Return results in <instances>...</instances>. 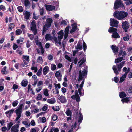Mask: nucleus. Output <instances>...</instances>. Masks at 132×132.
Returning <instances> with one entry per match:
<instances>
[{"instance_id":"obj_1","label":"nucleus","mask_w":132,"mask_h":132,"mask_svg":"<svg viewBox=\"0 0 132 132\" xmlns=\"http://www.w3.org/2000/svg\"><path fill=\"white\" fill-rule=\"evenodd\" d=\"M128 14L127 13L125 12L116 11L114 12L113 16L118 19L122 20L127 16Z\"/></svg>"},{"instance_id":"obj_2","label":"nucleus","mask_w":132,"mask_h":132,"mask_svg":"<svg viewBox=\"0 0 132 132\" xmlns=\"http://www.w3.org/2000/svg\"><path fill=\"white\" fill-rule=\"evenodd\" d=\"M24 106V105L23 104H19L17 108L15 110V112L16 114L17 117L15 119V121H17L21 117V114L22 111L23 107Z\"/></svg>"},{"instance_id":"obj_3","label":"nucleus","mask_w":132,"mask_h":132,"mask_svg":"<svg viewBox=\"0 0 132 132\" xmlns=\"http://www.w3.org/2000/svg\"><path fill=\"white\" fill-rule=\"evenodd\" d=\"M125 63V62L123 61L121 62L119 64H117V66L116 65H113L112 67V69L114 71V73L116 75H118L119 74L117 67L118 70L119 71H121V68L124 65Z\"/></svg>"},{"instance_id":"obj_4","label":"nucleus","mask_w":132,"mask_h":132,"mask_svg":"<svg viewBox=\"0 0 132 132\" xmlns=\"http://www.w3.org/2000/svg\"><path fill=\"white\" fill-rule=\"evenodd\" d=\"M87 74V72L86 71L85 69L82 72L81 70H80L79 71V78L78 81H80L82 80H83L84 77L85 75Z\"/></svg>"},{"instance_id":"obj_5","label":"nucleus","mask_w":132,"mask_h":132,"mask_svg":"<svg viewBox=\"0 0 132 132\" xmlns=\"http://www.w3.org/2000/svg\"><path fill=\"white\" fill-rule=\"evenodd\" d=\"M31 28L34 35H36L37 32L36 24L35 21L33 20L31 23Z\"/></svg>"},{"instance_id":"obj_6","label":"nucleus","mask_w":132,"mask_h":132,"mask_svg":"<svg viewBox=\"0 0 132 132\" xmlns=\"http://www.w3.org/2000/svg\"><path fill=\"white\" fill-rule=\"evenodd\" d=\"M110 24L112 27H117L119 22L114 19L111 18L110 19Z\"/></svg>"},{"instance_id":"obj_7","label":"nucleus","mask_w":132,"mask_h":132,"mask_svg":"<svg viewBox=\"0 0 132 132\" xmlns=\"http://www.w3.org/2000/svg\"><path fill=\"white\" fill-rule=\"evenodd\" d=\"M80 97L78 93L77 90H76L75 91V94L71 96V98L72 99L76 100L77 102H79L80 101Z\"/></svg>"},{"instance_id":"obj_8","label":"nucleus","mask_w":132,"mask_h":132,"mask_svg":"<svg viewBox=\"0 0 132 132\" xmlns=\"http://www.w3.org/2000/svg\"><path fill=\"white\" fill-rule=\"evenodd\" d=\"M58 38L59 39V45L60 46L61 45V41L64 36V33L63 30H61L58 33Z\"/></svg>"},{"instance_id":"obj_9","label":"nucleus","mask_w":132,"mask_h":132,"mask_svg":"<svg viewBox=\"0 0 132 132\" xmlns=\"http://www.w3.org/2000/svg\"><path fill=\"white\" fill-rule=\"evenodd\" d=\"M121 0H117L114 3V7L115 9L119 7L123 6Z\"/></svg>"},{"instance_id":"obj_10","label":"nucleus","mask_w":132,"mask_h":132,"mask_svg":"<svg viewBox=\"0 0 132 132\" xmlns=\"http://www.w3.org/2000/svg\"><path fill=\"white\" fill-rule=\"evenodd\" d=\"M75 119L78 120V122H81L83 119V116L82 114L79 112L76 114Z\"/></svg>"},{"instance_id":"obj_11","label":"nucleus","mask_w":132,"mask_h":132,"mask_svg":"<svg viewBox=\"0 0 132 132\" xmlns=\"http://www.w3.org/2000/svg\"><path fill=\"white\" fill-rule=\"evenodd\" d=\"M22 58H23V61L24 62L25 64H27L30 61L29 56L27 55H23L22 56Z\"/></svg>"},{"instance_id":"obj_12","label":"nucleus","mask_w":132,"mask_h":132,"mask_svg":"<svg viewBox=\"0 0 132 132\" xmlns=\"http://www.w3.org/2000/svg\"><path fill=\"white\" fill-rule=\"evenodd\" d=\"M55 76L58 79V80L60 81L61 80L62 74L60 71H57L55 73Z\"/></svg>"},{"instance_id":"obj_13","label":"nucleus","mask_w":132,"mask_h":132,"mask_svg":"<svg viewBox=\"0 0 132 132\" xmlns=\"http://www.w3.org/2000/svg\"><path fill=\"white\" fill-rule=\"evenodd\" d=\"M19 127V125L18 124L13 126L11 128V132H18Z\"/></svg>"},{"instance_id":"obj_14","label":"nucleus","mask_w":132,"mask_h":132,"mask_svg":"<svg viewBox=\"0 0 132 132\" xmlns=\"http://www.w3.org/2000/svg\"><path fill=\"white\" fill-rule=\"evenodd\" d=\"M45 6L46 10L48 11H52L55 9V7L54 6L51 5L45 4Z\"/></svg>"},{"instance_id":"obj_15","label":"nucleus","mask_w":132,"mask_h":132,"mask_svg":"<svg viewBox=\"0 0 132 132\" xmlns=\"http://www.w3.org/2000/svg\"><path fill=\"white\" fill-rule=\"evenodd\" d=\"M51 26L46 24L43 26V29L42 34L44 35L46 32V31L48 30L49 28Z\"/></svg>"},{"instance_id":"obj_16","label":"nucleus","mask_w":132,"mask_h":132,"mask_svg":"<svg viewBox=\"0 0 132 132\" xmlns=\"http://www.w3.org/2000/svg\"><path fill=\"white\" fill-rule=\"evenodd\" d=\"M122 23L123 28L125 30V31H126L127 29L129 27V25L126 21L122 22Z\"/></svg>"},{"instance_id":"obj_17","label":"nucleus","mask_w":132,"mask_h":132,"mask_svg":"<svg viewBox=\"0 0 132 132\" xmlns=\"http://www.w3.org/2000/svg\"><path fill=\"white\" fill-rule=\"evenodd\" d=\"M49 68L48 66H45L43 69V75H45L47 74L49 71Z\"/></svg>"},{"instance_id":"obj_18","label":"nucleus","mask_w":132,"mask_h":132,"mask_svg":"<svg viewBox=\"0 0 132 132\" xmlns=\"http://www.w3.org/2000/svg\"><path fill=\"white\" fill-rule=\"evenodd\" d=\"M14 111V109H12L9 111L6 112L5 114L7 115V117H10Z\"/></svg>"},{"instance_id":"obj_19","label":"nucleus","mask_w":132,"mask_h":132,"mask_svg":"<svg viewBox=\"0 0 132 132\" xmlns=\"http://www.w3.org/2000/svg\"><path fill=\"white\" fill-rule=\"evenodd\" d=\"M69 28V26H67L65 28V34L64 36V40H65L68 37Z\"/></svg>"},{"instance_id":"obj_20","label":"nucleus","mask_w":132,"mask_h":132,"mask_svg":"<svg viewBox=\"0 0 132 132\" xmlns=\"http://www.w3.org/2000/svg\"><path fill=\"white\" fill-rule=\"evenodd\" d=\"M82 42L81 41H79L77 44V46L75 47V48L76 49L81 50L82 49Z\"/></svg>"},{"instance_id":"obj_21","label":"nucleus","mask_w":132,"mask_h":132,"mask_svg":"<svg viewBox=\"0 0 132 132\" xmlns=\"http://www.w3.org/2000/svg\"><path fill=\"white\" fill-rule=\"evenodd\" d=\"M23 15L25 18L27 20H28L30 16V13L29 12L26 11L23 13Z\"/></svg>"},{"instance_id":"obj_22","label":"nucleus","mask_w":132,"mask_h":132,"mask_svg":"<svg viewBox=\"0 0 132 132\" xmlns=\"http://www.w3.org/2000/svg\"><path fill=\"white\" fill-rule=\"evenodd\" d=\"M61 102L62 103H64L66 102L67 100L65 96H60L59 98Z\"/></svg>"},{"instance_id":"obj_23","label":"nucleus","mask_w":132,"mask_h":132,"mask_svg":"<svg viewBox=\"0 0 132 132\" xmlns=\"http://www.w3.org/2000/svg\"><path fill=\"white\" fill-rule=\"evenodd\" d=\"M55 43V44L57 45H59V39H57V38L56 37H53L52 38V40Z\"/></svg>"},{"instance_id":"obj_24","label":"nucleus","mask_w":132,"mask_h":132,"mask_svg":"<svg viewBox=\"0 0 132 132\" xmlns=\"http://www.w3.org/2000/svg\"><path fill=\"white\" fill-rule=\"evenodd\" d=\"M72 29L70 31V33L71 34H72L75 32L76 30L77 27L76 24H72Z\"/></svg>"},{"instance_id":"obj_25","label":"nucleus","mask_w":132,"mask_h":132,"mask_svg":"<svg viewBox=\"0 0 132 132\" xmlns=\"http://www.w3.org/2000/svg\"><path fill=\"white\" fill-rule=\"evenodd\" d=\"M22 123L25 125L26 127V128L29 127L30 126V122L28 119H27V121H22Z\"/></svg>"},{"instance_id":"obj_26","label":"nucleus","mask_w":132,"mask_h":132,"mask_svg":"<svg viewBox=\"0 0 132 132\" xmlns=\"http://www.w3.org/2000/svg\"><path fill=\"white\" fill-rule=\"evenodd\" d=\"M47 101L48 103H49L53 104L56 102V100L55 98H53L50 99H48Z\"/></svg>"},{"instance_id":"obj_27","label":"nucleus","mask_w":132,"mask_h":132,"mask_svg":"<svg viewBox=\"0 0 132 132\" xmlns=\"http://www.w3.org/2000/svg\"><path fill=\"white\" fill-rule=\"evenodd\" d=\"M126 54V53L125 51L123 52L122 50L120 51L119 52L118 56H122L123 57H124Z\"/></svg>"},{"instance_id":"obj_28","label":"nucleus","mask_w":132,"mask_h":132,"mask_svg":"<svg viewBox=\"0 0 132 132\" xmlns=\"http://www.w3.org/2000/svg\"><path fill=\"white\" fill-rule=\"evenodd\" d=\"M52 37L50 34H47L45 35V38L46 40H52Z\"/></svg>"},{"instance_id":"obj_29","label":"nucleus","mask_w":132,"mask_h":132,"mask_svg":"<svg viewBox=\"0 0 132 132\" xmlns=\"http://www.w3.org/2000/svg\"><path fill=\"white\" fill-rule=\"evenodd\" d=\"M111 48L112 49L113 52L115 54H116L118 52V48L117 47H116V46L112 45Z\"/></svg>"},{"instance_id":"obj_30","label":"nucleus","mask_w":132,"mask_h":132,"mask_svg":"<svg viewBox=\"0 0 132 132\" xmlns=\"http://www.w3.org/2000/svg\"><path fill=\"white\" fill-rule=\"evenodd\" d=\"M130 71V68H128V69H127V68L126 67H124L123 69V71L125 72V73L124 75H127Z\"/></svg>"},{"instance_id":"obj_31","label":"nucleus","mask_w":132,"mask_h":132,"mask_svg":"<svg viewBox=\"0 0 132 132\" xmlns=\"http://www.w3.org/2000/svg\"><path fill=\"white\" fill-rule=\"evenodd\" d=\"M24 4L25 7H29L30 5V3L29 0H24Z\"/></svg>"},{"instance_id":"obj_32","label":"nucleus","mask_w":132,"mask_h":132,"mask_svg":"<svg viewBox=\"0 0 132 132\" xmlns=\"http://www.w3.org/2000/svg\"><path fill=\"white\" fill-rule=\"evenodd\" d=\"M28 82L27 80H24L22 81L21 83V84L22 86L24 87L27 86Z\"/></svg>"},{"instance_id":"obj_33","label":"nucleus","mask_w":132,"mask_h":132,"mask_svg":"<svg viewBox=\"0 0 132 132\" xmlns=\"http://www.w3.org/2000/svg\"><path fill=\"white\" fill-rule=\"evenodd\" d=\"M117 31V29L115 28L110 27L108 29V32H116Z\"/></svg>"},{"instance_id":"obj_34","label":"nucleus","mask_w":132,"mask_h":132,"mask_svg":"<svg viewBox=\"0 0 132 132\" xmlns=\"http://www.w3.org/2000/svg\"><path fill=\"white\" fill-rule=\"evenodd\" d=\"M112 37L115 38H119L120 37L118 34L117 32L113 33L112 35Z\"/></svg>"},{"instance_id":"obj_35","label":"nucleus","mask_w":132,"mask_h":132,"mask_svg":"<svg viewBox=\"0 0 132 132\" xmlns=\"http://www.w3.org/2000/svg\"><path fill=\"white\" fill-rule=\"evenodd\" d=\"M126 96V94L123 92L122 91L119 93V96L121 98L125 97Z\"/></svg>"},{"instance_id":"obj_36","label":"nucleus","mask_w":132,"mask_h":132,"mask_svg":"<svg viewBox=\"0 0 132 132\" xmlns=\"http://www.w3.org/2000/svg\"><path fill=\"white\" fill-rule=\"evenodd\" d=\"M37 61L38 63L42 64L43 62V60L42 56H40L38 57Z\"/></svg>"},{"instance_id":"obj_37","label":"nucleus","mask_w":132,"mask_h":132,"mask_svg":"<svg viewBox=\"0 0 132 132\" xmlns=\"http://www.w3.org/2000/svg\"><path fill=\"white\" fill-rule=\"evenodd\" d=\"M46 24L51 26L52 23V20L51 18H48L46 20Z\"/></svg>"},{"instance_id":"obj_38","label":"nucleus","mask_w":132,"mask_h":132,"mask_svg":"<svg viewBox=\"0 0 132 132\" xmlns=\"http://www.w3.org/2000/svg\"><path fill=\"white\" fill-rule=\"evenodd\" d=\"M85 58H83L79 62H78L79 66L81 67V65L85 62Z\"/></svg>"},{"instance_id":"obj_39","label":"nucleus","mask_w":132,"mask_h":132,"mask_svg":"<svg viewBox=\"0 0 132 132\" xmlns=\"http://www.w3.org/2000/svg\"><path fill=\"white\" fill-rule=\"evenodd\" d=\"M44 94L45 96H49L48 91L47 89H43Z\"/></svg>"},{"instance_id":"obj_40","label":"nucleus","mask_w":132,"mask_h":132,"mask_svg":"<svg viewBox=\"0 0 132 132\" xmlns=\"http://www.w3.org/2000/svg\"><path fill=\"white\" fill-rule=\"evenodd\" d=\"M123 59V57H120L119 58H117L115 59V63L120 62Z\"/></svg>"},{"instance_id":"obj_41","label":"nucleus","mask_w":132,"mask_h":132,"mask_svg":"<svg viewBox=\"0 0 132 132\" xmlns=\"http://www.w3.org/2000/svg\"><path fill=\"white\" fill-rule=\"evenodd\" d=\"M126 76L127 75H123L120 78L119 82H123L125 80V79L126 77Z\"/></svg>"},{"instance_id":"obj_42","label":"nucleus","mask_w":132,"mask_h":132,"mask_svg":"<svg viewBox=\"0 0 132 132\" xmlns=\"http://www.w3.org/2000/svg\"><path fill=\"white\" fill-rule=\"evenodd\" d=\"M15 25L14 24L10 23L9 25V28L8 30L9 31H10L12 30L14 27Z\"/></svg>"},{"instance_id":"obj_43","label":"nucleus","mask_w":132,"mask_h":132,"mask_svg":"<svg viewBox=\"0 0 132 132\" xmlns=\"http://www.w3.org/2000/svg\"><path fill=\"white\" fill-rule=\"evenodd\" d=\"M56 66L54 64H51V69L52 70L54 71L56 69Z\"/></svg>"},{"instance_id":"obj_44","label":"nucleus","mask_w":132,"mask_h":132,"mask_svg":"<svg viewBox=\"0 0 132 132\" xmlns=\"http://www.w3.org/2000/svg\"><path fill=\"white\" fill-rule=\"evenodd\" d=\"M39 10L40 15H43L44 12V9L43 8L39 7Z\"/></svg>"},{"instance_id":"obj_45","label":"nucleus","mask_w":132,"mask_h":132,"mask_svg":"<svg viewBox=\"0 0 132 132\" xmlns=\"http://www.w3.org/2000/svg\"><path fill=\"white\" fill-rule=\"evenodd\" d=\"M129 101V98L127 97H126L125 98L122 99L121 100V101L123 103L124 102L127 103Z\"/></svg>"},{"instance_id":"obj_46","label":"nucleus","mask_w":132,"mask_h":132,"mask_svg":"<svg viewBox=\"0 0 132 132\" xmlns=\"http://www.w3.org/2000/svg\"><path fill=\"white\" fill-rule=\"evenodd\" d=\"M22 33V30L20 29H17L16 31V35H20Z\"/></svg>"},{"instance_id":"obj_47","label":"nucleus","mask_w":132,"mask_h":132,"mask_svg":"<svg viewBox=\"0 0 132 132\" xmlns=\"http://www.w3.org/2000/svg\"><path fill=\"white\" fill-rule=\"evenodd\" d=\"M13 124V123L12 122H11L7 124V129L8 130H9L10 129L11 127L12 126Z\"/></svg>"},{"instance_id":"obj_48","label":"nucleus","mask_w":132,"mask_h":132,"mask_svg":"<svg viewBox=\"0 0 132 132\" xmlns=\"http://www.w3.org/2000/svg\"><path fill=\"white\" fill-rule=\"evenodd\" d=\"M17 9L20 12H22L23 11V8L22 6H19L17 7Z\"/></svg>"},{"instance_id":"obj_49","label":"nucleus","mask_w":132,"mask_h":132,"mask_svg":"<svg viewBox=\"0 0 132 132\" xmlns=\"http://www.w3.org/2000/svg\"><path fill=\"white\" fill-rule=\"evenodd\" d=\"M31 45V43L29 40H28L26 43V47L27 48H29Z\"/></svg>"},{"instance_id":"obj_50","label":"nucleus","mask_w":132,"mask_h":132,"mask_svg":"<svg viewBox=\"0 0 132 132\" xmlns=\"http://www.w3.org/2000/svg\"><path fill=\"white\" fill-rule=\"evenodd\" d=\"M18 103V101L17 100L15 101L13 103L12 105L13 107H15L17 106Z\"/></svg>"},{"instance_id":"obj_51","label":"nucleus","mask_w":132,"mask_h":132,"mask_svg":"<svg viewBox=\"0 0 132 132\" xmlns=\"http://www.w3.org/2000/svg\"><path fill=\"white\" fill-rule=\"evenodd\" d=\"M6 67L5 66L2 70L1 72L2 74H5L6 73Z\"/></svg>"},{"instance_id":"obj_52","label":"nucleus","mask_w":132,"mask_h":132,"mask_svg":"<svg viewBox=\"0 0 132 132\" xmlns=\"http://www.w3.org/2000/svg\"><path fill=\"white\" fill-rule=\"evenodd\" d=\"M28 36L29 37L30 39L32 40H33L34 39V36L32 34H27Z\"/></svg>"},{"instance_id":"obj_53","label":"nucleus","mask_w":132,"mask_h":132,"mask_svg":"<svg viewBox=\"0 0 132 132\" xmlns=\"http://www.w3.org/2000/svg\"><path fill=\"white\" fill-rule=\"evenodd\" d=\"M51 129L54 132H58L59 130L58 128H57L53 127Z\"/></svg>"},{"instance_id":"obj_54","label":"nucleus","mask_w":132,"mask_h":132,"mask_svg":"<svg viewBox=\"0 0 132 132\" xmlns=\"http://www.w3.org/2000/svg\"><path fill=\"white\" fill-rule=\"evenodd\" d=\"M126 3L127 5H129L132 4V0H125Z\"/></svg>"},{"instance_id":"obj_55","label":"nucleus","mask_w":132,"mask_h":132,"mask_svg":"<svg viewBox=\"0 0 132 132\" xmlns=\"http://www.w3.org/2000/svg\"><path fill=\"white\" fill-rule=\"evenodd\" d=\"M82 90V89H81V88H79L78 89V92L80 96H82L84 94V93L83 92Z\"/></svg>"},{"instance_id":"obj_56","label":"nucleus","mask_w":132,"mask_h":132,"mask_svg":"<svg viewBox=\"0 0 132 132\" xmlns=\"http://www.w3.org/2000/svg\"><path fill=\"white\" fill-rule=\"evenodd\" d=\"M52 119L53 120L55 121L58 119V116L56 115H53L52 116Z\"/></svg>"},{"instance_id":"obj_57","label":"nucleus","mask_w":132,"mask_h":132,"mask_svg":"<svg viewBox=\"0 0 132 132\" xmlns=\"http://www.w3.org/2000/svg\"><path fill=\"white\" fill-rule=\"evenodd\" d=\"M42 68L41 67L40 68V69L38 70L37 73V75L38 76H40L41 73L42 71Z\"/></svg>"},{"instance_id":"obj_58","label":"nucleus","mask_w":132,"mask_h":132,"mask_svg":"<svg viewBox=\"0 0 132 132\" xmlns=\"http://www.w3.org/2000/svg\"><path fill=\"white\" fill-rule=\"evenodd\" d=\"M66 113L68 116H71V112L69 110H68L66 112Z\"/></svg>"},{"instance_id":"obj_59","label":"nucleus","mask_w":132,"mask_h":132,"mask_svg":"<svg viewBox=\"0 0 132 132\" xmlns=\"http://www.w3.org/2000/svg\"><path fill=\"white\" fill-rule=\"evenodd\" d=\"M24 40V38H23L20 37L19 39L17 40V42L19 44L20 43L22 42Z\"/></svg>"},{"instance_id":"obj_60","label":"nucleus","mask_w":132,"mask_h":132,"mask_svg":"<svg viewBox=\"0 0 132 132\" xmlns=\"http://www.w3.org/2000/svg\"><path fill=\"white\" fill-rule=\"evenodd\" d=\"M31 69L33 70H34L35 72H36L37 71V68L36 67H32Z\"/></svg>"},{"instance_id":"obj_61","label":"nucleus","mask_w":132,"mask_h":132,"mask_svg":"<svg viewBox=\"0 0 132 132\" xmlns=\"http://www.w3.org/2000/svg\"><path fill=\"white\" fill-rule=\"evenodd\" d=\"M35 42L36 44L39 46V47H40L41 46H42L41 45V43L40 42H39L38 40H36L35 41Z\"/></svg>"},{"instance_id":"obj_62","label":"nucleus","mask_w":132,"mask_h":132,"mask_svg":"<svg viewBox=\"0 0 132 132\" xmlns=\"http://www.w3.org/2000/svg\"><path fill=\"white\" fill-rule=\"evenodd\" d=\"M55 87L56 88H58V89H60L61 88L60 85V84H56L54 83Z\"/></svg>"},{"instance_id":"obj_63","label":"nucleus","mask_w":132,"mask_h":132,"mask_svg":"<svg viewBox=\"0 0 132 132\" xmlns=\"http://www.w3.org/2000/svg\"><path fill=\"white\" fill-rule=\"evenodd\" d=\"M11 46L10 44L9 43H7L4 46V48L6 47L7 48H9Z\"/></svg>"},{"instance_id":"obj_64","label":"nucleus","mask_w":132,"mask_h":132,"mask_svg":"<svg viewBox=\"0 0 132 132\" xmlns=\"http://www.w3.org/2000/svg\"><path fill=\"white\" fill-rule=\"evenodd\" d=\"M42 98V97L41 95L40 94H38L36 99L37 100H40Z\"/></svg>"}]
</instances>
